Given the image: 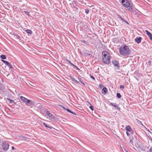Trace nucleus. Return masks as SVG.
I'll list each match as a JSON object with an SVG mask.
<instances>
[{
	"mask_svg": "<svg viewBox=\"0 0 152 152\" xmlns=\"http://www.w3.org/2000/svg\"><path fill=\"white\" fill-rule=\"evenodd\" d=\"M123 6L126 7L128 8L130 6V4L128 0H121V1Z\"/></svg>",
	"mask_w": 152,
	"mask_h": 152,
	"instance_id": "20e7f679",
	"label": "nucleus"
},
{
	"mask_svg": "<svg viewBox=\"0 0 152 152\" xmlns=\"http://www.w3.org/2000/svg\"><path fill=\"white\" fill-rule=\"evenodd\" d=\"M70 64L73 66H75V65L73 64L71 62L70 63Z\"/></svg>",
	"mask_w": 152,
	"mask_h": 152,
	"instance_id": "c9c22d12",
	"label": "nucleus"
},
{
	"mask_svg": "<svg viewBox=\"0 0 152 152\" xmlns=\"http://www.w3.org/2000/svg\"><path fill=\"white\" fill-rule=\"evenodd\" d=\"M151 60L150 61H149L148 62V64L149 66H151Z\"/></svg>",
	"mask_w": 152,
	"mask_h": 152,
	"instance_id": "393cba45",
	"label": "nucleus"
},
{
	"mask_svg": "<svg viewBox=\"0 0 152 152\" xmlns=\"http://www.w3.org/2000/svg\"><path fill=\"white\" fill-rule=\"evenodd\" d=\"M126 129L129 132H131L132 134L133 133V132L130 126H128L126 127Z\"/></svg>",
	"mask_w": 152,
	"mask_h": 152,
	"instance_id": "ddd939ff",
	"label": "nucleus"
},
{
	"mask_svg": "<svg viewBox=\"0 0 152 152\" xmlns=\"http://www.w3.org/2000/svg\"><path fill=\"white\" fill-rule=\"evenodd\" d=\"M126 152H128V151H127Z\"/></svg>",
	"mask_w": 152,
	"mask_h": 152,
	"instance_id": "79ce46f5",
	"label": "nucleus"
},
{
	"mask_svg": "<svg viewBox=\"0 0 152 152\" xmlns=\"http://www.w3.org/2000/svg\"><path fill=\"white\" fill-rule=\"evenodd\" d=\"M104 87V86L103 85L100 84L99 85V87L100 89H102V88Z\"/></svg>",
	"mask_w": 152,
	"mask_h": 152,
	"instance_id": "412c9836",
	"label": "nucleus"
},
{
	"mask_svg": "<svg viewBox=\"0 0 152 152\" xmlns=\"http://www.w3.org/2000/svg\"><path fill=\"white\" fill-rule=\"evenodd\" d=\"M26 31L27 33H28L30 34H31L32 33V32L31 30L27 29L26 30Z\"/></svg>",
	"mask_w": 152,
	"mask_h": 152,
	"instance_id": "f3484780",
	"label": "nucleus"
},
{
	"mask_svg": "<svg viewBox=\"0 0 152 152\" xmlns=\"http://www.w3.org/2000/svg\"><path fill=\"white\" fill-rule=\"evenodd\" d=\"M20 99L24 102L26 103H27L30 104H33V102L32 101L28 99H27L24 97L23 96H21L20 97Z\"/></svg>",
	"mask_w": 152,
	"mask_h": 152,
	"instance_id": "7ed1b4c3",
	"label": "nucleus"
},
{
	"mask_svg": "<svg viewBox=\"0 0 152 152\" xmlns=\"http://www.w3.org/2000/svg\"><path fill=\"white\" fill-rule=\"evenodd\" d=\"M107 92H108V90H107V88H106V87H104L103 88L102 90V93L103 94H104V95H105L106 93H107Z\"/></svg>",
	"mask_w": 152,
	"mask_h": 152,
	"instance_id": "9b49d317",
	"label": "nucleus"
},
{
	"mask_svg": "<svg viewBox=\"0 0 152 152\" xmlns=\"http://www.w3.org/2000/svg\"><path fill=\"white\" fill-rule=\"evenodd\" d=\"M2 145L3 149L4 151H7L8 149L9 144L8 143L4 142L3 143Z\"/></svg>",
	"mask_w": 152,
	"mask_h": 152,
	"instance_id": "39448f33",
	"label": "nucleus"
},
{
	"mask_svg": "<svg viewBox=\"0 0 152 152\" xmlns=\"http://www.w3.org/2000/svg\"><path fill=\"white\" fill-rule=\"evenodd\" d=\"M117 96L118 98H120L121 97V96L120 93H117Z\"/></svg>",
	"mask_w": 152,
	"mask_h": 152,
	"instance_id": "aec40b11",
	"label": "nucleus"
},
{
	"mask_svg": "<svg viewBox=\"0 0 152 152\" xmlns=\"http://www.w3.org/2000/svg\"><path fill=\"white\" fill-rule=\"evenodd\" d=\"M43 124L45 125V126L46 127H47V128H49L50 129H52V127H49L45 123H43Z\"/></svg>",
	"mask_w": 152,
	"mask_h": 152,
	"instance_id": "6ab92c4d",
	"label": "nucleus"
},
{
	"mask_svg": "<svg viewBox=\"0 0 152 152\" xmlns=\"http://www.w3.org/2000/svg\"><path fill=\"white\" fill-rule=\"evenodd\" d=\"M66 110L68 111V112H70V110H69L68 109H66Z\"/></svg>",
	"mask_w": 152,
	"mask_h": 152,
	"instance_id": "ea45409f",
	"label": "nucleus"
},
{
	"mask_svg": "<svg viewBox=\"0 0 152 152\" xmlns=\"http://www.w3.org/2000/svg\"><path fill=\"white\" fill-rule=\"evenodd\" d=\"M110 104H111V106H112L113 107H115V109H118L119 110H120V107H118L115 104H113V103H110Z\"/></svg>",
	"mask_w": 152,
	"mask_h": 152,
	"instance_id": "4468645a",
	"label": "nucleus"
},
{
	"mask_svg": "<svg viewBox=\"0 0 152 152\" xmlns=\"http://www.w3.org/2000/svg\"><path fill=\"white\" fill-rule=\"evenodd\" d=\"M8 100L11 103H13L14 102V101L13 100L10 99H8Z\"/></svg>",
	"mask_w": 152,
	"mask_h": 152,
	"instance_id": "5701e85b",
	"label": "nucleus"
},
{
	"mask_svg": "<svg viewBox=\"0 0 152 152\" xmlns=\"http://www.w3.org/2000/svg\"><path fill=\"white\" fill-rule=\"evenodd\" d=\"M130 143H132V142H133V141H132V139H131V140H130Z\"/></svg>",
	"mask_w": 152,
	"mask_h": 152,
	"instance_id": "2f4dec72",
	"label": "nucleus"
},
{
	"mask_svg": "<svg viewBox=\"0 0 152 152\" xmlns=\"http://www.w3.org/2000/svg\"><path fill=\"white\" fill-rule=\"evenodd\" d=\"M67 61L70 64V63H71V62H70V61H69L68 60H67Z\"/></svg>",
	"mask_w": 152,
	"mask_h": 152,
	"instance_id": "e433bc0d",
	"label": "nucleus"
},
{
	"mask_svg": "<svg viewBox=\"0 0 152 152\" xmlns=\"http://www.w3.org/2000/svg\"><path fill=\"white\" fill-rule=\"evenodd\" d=\"M2 61L6 65H7V66L10 68H12V66L9 63L8 61H4V60H2Z\"/></svg>",
	"mask_w": 152,
	"mask_h": 152,
	"instance_id": "6e6552de",
	"label": "nucleus"
},
{
	"mask_svg": "<svg viewBox=\"0 0 152 152\" xmlns=\"http://www.w3.org/2000/svg\"><path fill=\"white\" fill-rule=\"evenodd\" d=\"M126 134L127 135V136H129L130 135L129 133L128 132H126Z\"/></svg>",
	"mask_w": 152,
	"mask_h": 152,
	"instance_id": "cd10ccee",
	"label": "nucleus"
},
{
	"mask_svg": "<svg viewBox=\"0 0 152 152\" xmlns=\"http://www.w3.org/2000/svg\"><path fill=\"white\" fill-rule=\"evenodd\" d=\"M12 150H14L15 149L14 147L13 146L12 147Z\"/></svg>",
	"mask_w": 152,
	"mask_h": 152,
	"instance_id": "f704fd0d",
	"label": "nucleus"
},
{
	"mask_svg": "<svg viewBox=\"0 0 152 152\" xmlns=\"http://www.w3.org/2000/svg\"><path fill=\"white\" fill-rule=\"evenodd\" d=\"M113 63L115 67L116 66L118 68L120 67V65L118 62L115 60H114L113 61Z\"/></svg>",
	"mask_w": 152,
	"mask_h": 152,
	"instance_id": "423d86ee",
	"label": "nucleus"
},
{
	"mask_svg": "<svg viewBox=\"0 0 152 152\" xmlns=\"http://www.w3.org/2000/svg\"><path fill=\"white\" fill-rule=\"evenodd\" d=\"M145 32L148 36L149 37L150 39L152 40V35L151 34L148 30H146Z\"/></svg>",
	"mask_w": 152,
	"mask_h": 152,
	"instance_id": "f8f14e48",
	"label": "nucleus"
},
{
	"mask_svg": "<svg viewBox=\"0 0 152 152\" xmlns=\"http://www.w3.org/2000/svg\"><path fill=\"white\" fill-rule=\"evenodd\" d=\"M148 132H149L150 133H151V134H152V132H150L149 131V130H148Z\"/></svg>",
	"mask_w": 152,
	"mask_h": 152,
	"instance_id": "58836bf2",
	"label": "nucleus"
},
{
	"mask_svg": "<svg viewBox=\"0 0 152 152\" xmlns=\"http://www.w3.org/2000/svg\"><path fill=\"white\" fill-rule=\"evenodd\" d=\"M120 54L124 56H128L130 54V51L128 47L126 45L121 46L119 49Z\"/></svg>",
	"mask_w": 152,
	"mask_h": 152,
	"instance_id": "f257e3e1",
	"label": "nucleus"
},
{
	"mask_svg": "<svg viewBox=\"0 0 152 152\" xmlns=\"http://www.w3.org/2000/svg\"><path fill=\"white\" fill-rule=\"evenodd\" d=\"M24 12L26 14L28 15H29V13L28 12H26V11H24Z\"/></svg>",
	"mask_w": 152,
	"mask_h": 152,
	"instance_id": "bb28decb",
	"label": "nucleus"
},
{
	"mask_svg": "<svg viewBox=\"0 0 152 152\" xmlns=\"http://www.w3.org/2000/svg\"><path fill=\"white\" fill-rule=\"evenodd\" d=\"M102 62L105 64H109L110 63L111 56L107 51H103L102 53Z\"/></svg>",
	"mask_w": 152,
	"mask_h": 152,
	"instance_id": "f03ea898",
	"label": "nucleus"
},
{
	"mask_svg": "<svg viewBox=\"0 0 152 152\" xmlns=\"http://www.w3.org/2000/svg\"><path fill=\"white\" fill-rule=\"evenodd\" d=\"M69 112L70 113H71L75 114V113H73L70 110V112Z\"/></svg>",
	"mask_w": 152,
	"mask_h": 152,
	"instance_id": "72a5a7b5",
	"label": "nucleus"
},
{
	"mask_svg": "<svg viewBox=\"0 0 152 152\" xmlns=\"http://www.w3.org/2000/svg\"><path fill=\"white\" fill-rule=\"evenodd\" d=\"M88 103V104L90 105V106H89V108L91 109L92 110H94V107H93L92 105L89 102H87Z\"/></svg>",
	"mask_w": 152,
	"mask_h": 152,
	"instance_id": "dca6fc26",
	"label": "nucleus"
},
{
	"mask_svg": "<svg viewBox=\"0 0 152 152\" xmlns=\"http://www.w3.org/2000/svg\"><path fill=\"white\" fill-rule=\"evenodd\" d=\"M69 112L70 113H71L75 114V113H73L70 110V112Z\"/></svg>",
	"mask_w": 152,
	"mask_h": 152,
	"instance_id": "473e14b6",
	"label": "nucleus"
},
{
	"mask_svg": "<svg viewBox=\"0 0 152 152\" xmlns=\"http://www.w3.org/2000/svg\"><path fill=\"white\" fill-rule=\"evenodd\" d=\"M70 77L72 80L74 81L75 83L77 84L78 83H79V82L76 80L74 78L71 77V76H70Z\"/></svg>",
	"mask_w": 152,
	"mask_h": 152,
	"instance_id": "2eb2a0df",
	"label": "nucleus"
},
{
	"mask_svg": "<svg viewBox=\"0 0 152 152\" xmlns=\"http://www.w3.org/2000/svg\"><path fill=\"white\" fill-rule=\"evenodd\" d=\"M83 85H85L84 84V83H83Z\"/></svg>",
	"mask_w": 152,
	"mask_h": 152,
	"instance_id": "a19ab883",
	"label": "nucleus"
},
{
	"mask_svg": "<svg viewBox=\"0 0 152 152\" xmlns=\"http://www.w3.org/2000/svg\"><path fill=\"white\" fill-rule=\"evenodd\" d=\"M89 10H86V14H88L89 12Z\"/></svg>",
	"mask_w": 152,
	"mask_h": 152,
	"instance_id": "7c9ffc66",
	"label": "nucleus"
},
{
	"mask_svg": "<svg viewBox=\"0 0 152 152\" xmlns=\"http://www.w3.org/2000/svg\"><path fill=\"white\" fill-rule=\"evenodd\" d=\"M46 114L48 116L54 119L55 118V117L49 111H46Z\"/></svg>",
	"mask_w": 152,
	"mask_h": 152,
	"instance_id": "0eeeda50",
	"label": "nucleus"
},
{
	"mask_svg": "<svg viewBox=\"0 0 152 152\" xmlns=\"http://www.w3.org/2000/svg\"><path fill=\"white\" fill-rule=\"evenodd\" d=\"M136 11H138L137 10H132V12H136Z\"/></svg>",
	"mask_w": 152,
	"mask_h": 152,
	"instance_id": "c756f323",
	"label": "nucleus"
},
{
	"mask_svg": "<svg viewBox=\"0 0 152 152\" xmlns=\"http://www.w3.org/2000/svg\"><path fill=\"white\" fill-rule=\"evenodd\" d=\"M129 8L128 9V10L129 11H131V10H132V6H129Z\"/></svg>",
	"mask_w": 152,
	"mask_h": 152,
	"instance_id": "b1692460",
	"label": "nucleus"
},
{
	"mask_svg": "<svg viewBox=\"0 0 152 152\" xmlns=\"http://www.w3.org/2000/svg\"><path fill=\"white\" fill-rule=\"evenodd\" d=\"M117 15L118 18L120 19L121 20L125 22L126 23H127V24H129V23L127 21H126L119 14H117Z\"/></svg>",
	"mask_w": 152,
	"mask_h": 152,
	"instance_id": "1a4fd4ad",
	"label": "nucleus"
},
{
	"mask_svg": "<svg viewBox=\"0 0 152 152\" xmlns=\"http://www.w3.org/2000/svg\"><path fill=\"white\" fill-rule=\"evenodd\" d=\"M149 152H152V147H151L149 149Z\"/></svg>",
	"mask_w": 152,
	"mask_h": 152,
	"instance_id": "c85d7f7f",
	"label": "nucleus"
},
{
	"mask_svg": "<svg viewBox=\"0 0 152 152\" xmlns=\"http://www.w3.org/2000/svg\"><path fill=\"white\" fill-rule=\"evenodd\" d=\"M91 77L92 78V79H94V77H93L92 76H91Z\"/></svg>",
	"mask_w": 152,
	"mask_h": 152,
	"instance_id": "4c0bfd02",
	"label": "nucleus"
},
{
	"mask_svg": "<svg viewBox=\"0 0 152 152\" xmlns=\"http://www.w3.org/2000/svg\"><path fill=\"white\" fill-rule=\"evenodd\" d=\"M142 40V38L141 37H137L135 39V41L138 44L140 43Z\"/></svg>",
	"mask_w": 152,
	"mask_h": 152,
	"instance_id": "9d476101",
	"label": "nucleus"
},
{
	"mask_svg": "<svg viewBox=\"0 0 152 152\" xmlns=\"http://www.w3.org/2000/svg\"><path fill=\"white\" fill-rule=\"evenodd\" d=\"M1 58L2 59H5L6 58V56L5 55H2L1 56Z\"/></svg>",
	"mask_w": 152,
	"mask_h": 152,
	"instance_id": "a211bd4d",
	"label": "nucleus"
},
{
	"mask_svg": "<svg viewBox=\"0 0 152 152\" xmlns=\"http://www.w3.org/2000/svg\"><path fill=\"white\" fill-rule=\"evenodd\" d=\"M120 89H123L124 88V87L123 85H121L120 86Z\"/></svg>",
	"mask_w": 152,
	"mask_h": 152,
	"instance_id": "4be33fe9",
	"label": "nucleus"
},
{
	"mask_svg": "<svg viewBox=\"0 0 152 152\" xmlns=\"http://www.w3.org/2000/svg\"><path fill=\"white\" fill-rule=\"evenodd\" d=\"M137 120L138 122V123L142 124V123L141 121H139L137 119Z\"/></svg>",
	"mask_w": 152,
	"mask_h": 152,
	"instance_id": "a878e982",
	"label": "nucleus"
}]
</instances>
